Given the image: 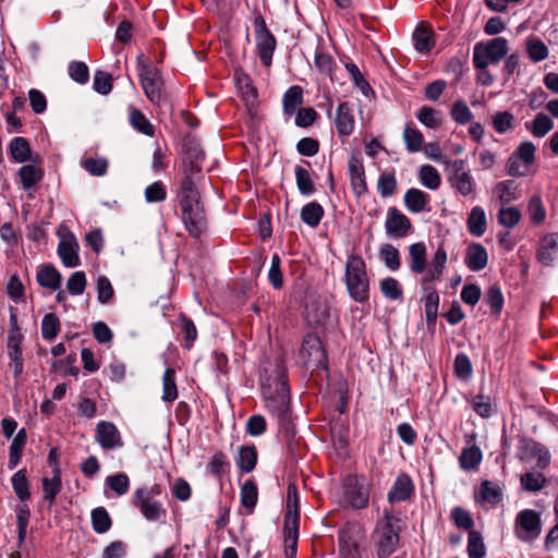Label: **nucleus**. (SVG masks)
<instances>
[{
  "mask_svg": "<svg viewBox=\"0 0 558 558\" xmlns=\"http://www.w3.org/2000/svg\"><path fill=\"white\" fill-rule=\"evenodd\" d=\"M196 199H199V195L194 179L190 174H185L181 183L180 204Z\"/></svg>",
  "mask_w": 558,
  "mask_h": 558,
  "instance_id": "58",
  "label": "nucleus"
},
{
  "mask_svg": "<svg viewBox=\"0 0 558 558\" xmlns=\"http://www.w3.org/2000/svg\"><path fill=\"white\" fill-rule=\"evenodd\" d=\"M19 177L23 187L28 190L43 180L44 170L34 165H25L19 169Z\"/></svg>",
  "mask_w": 558,
  "mask_h": 558,
  "instance_id": "30",
  "label": "nucleus"
},
{
  "mask_svg": "<svg viewBox=\"0 0 558 558\" xmlns=\"http://www.w3.org/2000/svg\"><path fill=\"white\" fill-rule=\"evenodd\" d=\"M481 460L482 452L475 446L464 449L459 458L460 465L463 470L475 469L480 464Z\"/></svg>",
  "mask_w": 558,
  "mask_h": 558,
  "instance_id": "52",
  "label": "nucleus"
},
{
  "mask_svg": "<svg viewBox=\"0 0 558 558\" xmlns=\"http://www.w3.org/2000/svg\"><path fill=\"white\" fill-rule=\"evenodd\" d=\"M535 151V145L530 141H525L519 145V147L515 149L512 156L518 157L519 160H522L524 167H527L534 163Z\"/></svg>",
  "mask_w": 558,
  "mask_h": 558,
  "instance_id": "56",
  "label": "nucleus"
},
{
  "mask_svg": "<svg viewBox=\"0 0 558 558\" xmlns=\"http://www.w3.org/2000/svg\"><path fill=\"white\" fill-rule=\"evenodd\" d=\"M487 252L481 244H471L466 250L465 264L473 270L478 271L487 265Z\"/></svg>",
  "mask_w": 558,
  "mask_h": 558,
  "instance_id": "24",
  "label": "nucleus"
},
{
  "mask_svg": "<svg viewBox=\"0 0 558 558\" xmlns=\"http://www.w3.org/2000/svg\"><path fill=\"white\" fill-rule=\"evenodd\" d=\"M78 243L73 234L65 235L58 245V255L65 267H76L80 265Z\"/></svg>",
  "mask_w": 558,
  "mask_h": 558,
  "instance_id": "17",
  "label": "nucleus"
},
{
  "mask_svg": "<svg viewBox=\"0 0 558 558\" xmlns=\"http://www.w3.org/2000/svg\"><path fill=\"white\" fill-rule=\"evenodd\" d=\"M415 49L420 52H428L434 46L432 29L425 24H418L413 33Z\"/></svg>",
  "mask_w": 558,
  "mask_h": 558,
  "instance_id": "28",
  "label": "nucleus"
},
{
  "mask_svg": "<svg viewBox=\"0 0 558 558\" xmlns=\"http://www.w3.org/2000/svg\"><path fill=\"white\" fill-rule=\"evenodd\" d=\"M160 494L159 486L140 488L134 493L133 504L148 521H157L166 515V510L155 496Z\"/></svg>",
  "mask_w": 558,
  "mask_h": 558,
  "instance_id": "8",
  "label": "nucleus"
},
{
  "mask_svg": "<svg viewBox=\"0 0 558 558\" xmlns=\"http://www.w3.org/2000/svg\"><path fill=\"white\" fill-rule=\"evenodd\" d=\"M520 481L527 492H538L547 484L546 477L539 472H527L521 476Z\"/></svg>",
  "mask_w": 558,
  "mask_h": 558,
  "instance_id": "49",
  "label": "nucleus"
},
{
  "mask_svg": "<svg viewBox=\"0 0 558 558\" xmlns=\"http://www.w3.org/2000/svg\"><path fill=\"white\" fill-rule=\"evenodd\" d=\"M69 75L73 81L85 84L89 78L88 66L82 61H73L69 65Z\"/></svg>",
  "mask_w": 558,
  "mask_h": 558,
  "instance_id": "64",
  "label": "nucleus"
},
{
  "mask_svg": "<svg viewBox=\"0 0 558 558\" xmlns=\"http://www.w3.org/2000/svg\"><path fill=\"white\" fill-rule=\"evenodd\" d=\"M417 120L429 129H436L441 124L439 111L432 107L424 106L416 113Z\"/></svg>",
  "mask_w": 558,
  "mask_h": 558,
  "instance_id": "51",
  "label": "nucleus"
},
{
  "mask_svg": "<svg viewBox=\"0 0 558 558\" xmlns=\"http://www.w3.org/2000/svg\"><path fill=\"white\" fill-rule=\"evenodd\" d=\"M296 186L301 194L311 195L315 192V184L310 172L300 166L295 168Z\"/></svg>",
  "mask_w": 558,
  "mask_h": 558,
  "instance_id": "50",
  "label": "nucleus"
},
{
  "mask_svg": "<svg viewBox=\"0 0 558 558\" xmlns=\"http://www.w3.org/2000/svg\"><path fill=\"white\" fill-rule=\"evenodd\" d=\"M379 254L385 262V265L391 269L397 270L400 267L399 251L391 244H384L380 247Z\"/></svg>",
  "mask_w": 558,
  "mask_h": 558,
  "instance_id": "59",
  "label": "nucleus"
},
{
  "mask_svg": "<svg viewBox=\"0 0 558 558\" xmlns=\"http://www.w3.org/2000/svg\"><path fill=\"white\" fill-rule=\"evenodd\" d=\"M130 122L135 130H137L146 136H153L155 133L153 124L138 109H131Z\"/></svg>",
  "mask_w": 558,
  "mask_h": 558,
  "instance_id": "46",
  "label": "nucleus"
},
{
  "mask_svg": "<svg viewBox=\"0 0 558 558\" xmlns=\"http://www.w3.org/2000/svg\"><path fill=\"white\" fill-rule=\"evenodd\" d=\"M403 140L405 142L407 149L411 153L421 150L424 141L422 133L410 125H407L403 131Z\"/></svg>",
  "mask_w": 558,
  "mask_h": 558,
  "instance_id": "53",
  "label": "nucleus"
},
{
  "mask_svg": "<svg viewBox=\"0 0 558 558\" xmlns=\"http://www.w3.org/2000/svg\"><path fill=\"white\" fill-rule=\"evenodd\" d=\"M175 372L173 368H167L162 377V400L173 402L178 398V389L174 380Z\"/></svg>",
  "mask_w": 558,
  "mask_h": 558,
  "instance_id": "45",
  "label": "nucleus"
},
{
  "mask_svg": "<svg viewBox=\"0 0 558 558\" xmlns=\"http://www.w3.org/2000/svg\"><path fill=\"white\" fill-rule=\"evenodd\" d=\"M526 53L533 62H541L548 57L547 46L536 37H529L526 39Z\"/></svg>",
  "mask_w": 558,
  "mask_h": 558,
  "instance_id": "41",
  "label": "nucleus"
},
{
  "mask_svg": "<svg viewBox=\"0 0 558 558\" xmlns=\"http://www.w3.org/2000/svg\"><path fill=\"white\" fill-rule=\"evenodd\" d=\"M502 499V492L498 484L490 481H483L480 489L481 502L497 505Z\"/></svg>",
  "mask_w": 558,
  "mask_h": 558,
  "instance_id": "35",
  "label": "nucleus"
},
{
  "mask_svg": "<svg viewBox=\"0 0 558 558\" xmlns=\"http://www.w3.org/2000/svg\"><path fill=\"white\" fill-rule=\"evenodd\" d=\"M509 51L508 40L505 37H495L475 44L473 49V63L475 68H488L497 64Z\"/></svg>",
  "mask_w": 558,
  "mask_h": 558,
  "instance_id": "4",
  "label": "nucleus"
},
{
  "mask_svg": "<svg viewBox=\"0 0 558 558\" xmlns=\"http://www.w3.org/2000/svg\"><path fill=\"white\" fill-rule=\"evenodd\" d=\"M253 26L257 53L262 63L269 68L272 63L277 39L268 29L264 16L257 11L254 13Z\"/></svg>",
  "mask_w": 558,
  "mask_h": 558,
  "instance_id": "6",
  "label": "nucleus"
},
{
  "mask_svg": "<svg viewBox=\"0 0 558 558\" xmlns=\"http://www.w3.org/2000/svg\"><path fill=\"white\" fill-rule=\"evenodd\" d=\"M413 493V484L411 478L401 474L397 477L392 488L388 493V500L390 502L403 501L410 498Z\"/></svg>",
  "mask_w": 558,
  "mask_h": 558,
  "instance_id": "23",
  "label": "nucleus"
},
{
  "mask_svg": "<svg viewBox=\"0 0 558 558\" xmlns=\"http://www.w3.org/2000/svg\"><path fill=\"white\" fill-rule=\"evenodd\" d=\"M21 339L22 336L17 332H12L8 337V355L10 359L9 367L13 369L15 378L20 377L23 373Z\"/></svg>",
  "mask_w": 558,
  "mask_h": 558,
  "instance_id": "18",
  "label": "nucleus"
},
{
  "mask_svg": "<svg viewBox=\"0 0 558 558\" xmlns=\"http://www.w3.org/2000/svg\"><path fill=\"white\" fill-rule=\"evenodd\" d=\"M264 396L266 400V408L283 422L288 417L290 410V395L287 381L281 376L276 381V393L271 390V387H264Z\"/></svg>",
  "mask_w": 558,
  "mask_h": 558,
  "instance_id": "7",
  "label": "nucleus"
},
{
  "mask_svg": "<svg viewBox=\"0 0 558 558\" xmlns=\"http://www.w3.org/2000/svg\"><path fill=\"white\" fill-rule=\"evenodd\" d=\"M529 130L535 137H544L554 128L553 120L545 113H537L533 121L525 123Z\"/></svg>",
  "mask_w": 558,
  "mask_h": 558,
  "instance_id": "33",
  "label": "nucleus"
},
{
  "mask_svg": "<svg viewBox=\"0 0 558 558\" xmlns=\"http://www.w3.org/2000/svg\"><path fill=\"white\" fill-rule=\"evenodd\" d=\"M300 357L307 368H326L327 355L318 336L310 333L304 337Z\"/></svg>",
  "mask_w": 558,
  "mask_h": 558,
  "instance_id": "9",
  "label": "nucleus"
},
{
  "mask_svg": "<svg viewBox=\"0 0 558 558\" xmlns=\"http://www.w3.org/2000/svg\"><path fill=\"white\" fill-rule=\"evenodd\" d=\"M411 227L412 223L410 219L398 208H388L385 221V229L388 236L396 239L404 238L409 233Z\"/></svg>",
  "mask_w": 558,
  "mask_h": 558,
  "instance_id": "14",
  "label": "nucleus"
},
{
  "mask_svg": "<svg viewBox=\"0 0 558 558\" xmlns=\"http://www.w3.org/2000/svg\"><path fill=\"white\" fill-rule=\"evenodd\" d=\"M96 440L106 450L123 446L117 427L112 423L106 421H101L97 424Z\"/></svg>",
  "mask_w": 558,
  "mask_h": 558,
  "instance_id": "16",
  "label": "nucleus"
},
{
  "mask_svg": "<svg viewBox=\"0 0 558 558\" xmlns=\"http://www.w3.org/2000/svg\"><path fill=\"white\" fill-rule=\"evenodd\" d=\"M111 524V518L104 507H98L92 511V525L96 533H106Z\"/></svg>",
  "mask_w": 558,
  "mask_h": 558,
  "instance_id": "44",
  "label": "nucleus"
},
{
  "mask_svg": "<svg viewBox=\"0 0 558 558\" xmlns=\"http://www.w3.org/2000/svg\"><path fill=\"white\" fill-rule=\"evenodd\" d=\"M182 220L191 235L198 238L207 228L205 210L199 199L180 204Z\"/></svg>",
  "mask_w": 558,
  "mask_h": 558,
  "instance_id": "10",
  "label": "nucleus"
},
{
  "mask_svg": "<svg viewBox=\"0 0 558 558\" xmlns=\"http://www.w3.org/2000/svg\"><path fill=\"white\" fill-rule=\"evenodd\" d=\"M258 490L253 480H247L241 487V504L252 511L257 502Z\"/></svg>",
  "mask_w": 558,
  "mask_h": 558,
  "instance_id": "47",
  "label": "nucleus"
},
{
  "mask_svg": "<svg viewBox=\"0 0 558 558\" xmlns=\"http://www.w3.org/2000/svg\"><path fill=\"white\" fill-rule=\"evenodd\" d=\"M324 216V208L317 202L306 204L301 210V219L307 226L315 228Z\"/></svg>",
  "mask_w": 558,
  "mask_h": 558,
  "instance_id": "36",
  "label": "nucleus"
},
{
  "mask_svg": "<svg viewBox=\"0 0 558 558\" xmlns=\"http://www.w3.org/2000/svg\"><path fill=\"white\" fill-rule=\"evenodd\" d=\"M36 278L37 282L43 288H48L51 290H57L60 288L61 275L56 269V267L50 264L40 266Z\"/></svg>",
  "mask_w": 558,
  "mask_h": 558,
  "instance_id": "25",
  "label": "nucleus"
},
{
  "mask_svg": "<svg viewBox=\"0 0 558 558\" xmlns=\"http://www.w3.org/2000/svg\"><path fill=\"white\" fill-rule=\"evenodd\" d=\"M377 189L383 197H389L397 190V180L392 173H383L377 181Z\"/></svg>",
  "mask_w": 558,
  "mask_h": 558,
  "instance_id": "62",
  "label": "nucleus"
},
{
  "mask_svg": "<svg viewBox=\"0 0 558 558\" xmlns=\"http://www.w3.org/2000/svg\"><path fill=\"white\" fill-rule=\"evenodd\" d=\"M558 256V239L548 234L541 240L537 251V259L545 266H549Z\"/></svg>",
  "mask_w": 558,
  "mask_h": 558,
  "instance_id": "22",
  "label": "nucleus"
},
{
  "mask_svg": "<svg viewBox=\"0 0 558 558\" xmlns=\"http://www.w3.org/2000/svg\"><path fill=\"white\" fill-rule=\"evenodd\" d=\"M468 229L471 234L481 236L486 231V215L482 207H474L468 218Z\"/></svg>",
  "mask_w": 558,
  "mask_h": 558,
  "instance_id": "32",
  "label": "nucleus"
},
{
  "mask_svg": "<svg viewBox=\"0 0 558 558\" xmlns=\"http://www.w3.org/2000/svg\"><path fill=\"white\" fill-rule=\"evenodd\" d=\"M496 132L502 134L513 129L514 116L509 111H499L492 117Z\"/></svg>",
  "mask_w": 558,
  "mask_h": 558,
  "instance_id": "54",
  "label": "nucleus"
},
{
  "mask_svg": "<svg viewBox=\"0 0 558 558\" xmlns=\"http://www.w3.org/2000/svg\"><path fill=\"white\" fill-rule=\"evenodd\" d=\"M399 534V519L391 512L385 511L372 533V542L379 558H387L397 550L400 543Z\"/></svg>",
  "mask_w": 558,
  "mask_h": 558,
  "instance_id": "1",
  "label": "nucleus"
},
{
  "mask_svg": "<svg viewBox=\"0 0 558 558\" xmlns=\"http://www.w3.org/2000/svg\"><path fill=\"white\" fill-rule=\"evenodd\" d=\"M137 70L145 95L154 105H160L165 100V94L163 81L158 69L145 60L143 56H138Z\"/></svg>",
  "mask_w": 558,
  "mask_h": 558,
  "instance_id": "3",
  "label": "nucleus"
},
{
  "mask_svg": "<svg viewBox=\"0 0 558 558\" xmlns=\"http://www.w3.org/2000/svg\"><path fill=\"white\" fill-rule=\"evenodd\" d=\"M298 529H299V514H286V517H284L286 544H287V546L291 547L293 551H295V549H296Z\"/></svg>",
  "mask_w": 558,
  "mask_h": 558,
  "instance_id": "43",
  "label": "nucleus"
},
{
  "mask_svg": "<svg viewBox=\"0 0 558 558\" xmlns=\"http://www.w3.org/2000/svg\"><path fill=\"white\" fill-rule=\"evenodd\" d=\"M446 263L447 253L442 246H439L432 258L430 267L422 277V284L425 286L432 281L438 280L442 275Z\"/></svg>",
  "mask_w": 558,
  "mask_h": 558,
  "instance_id": "21",
  "label": "nucleus"
},
{
  "mask_svg": "<svg viewBox=\"0 0 558 558\" xmlns=\"http://www.w3.org/2000/svg\"><path fill=\"white\" fill-rule=\"evenodd\" d=\"M426 295H425V315L427 322L432 323L435 322L437 317V311H438V304H439V295L435 290H430L429 288H426Z\"/></svg>",
  "mask_w": 558,
  "mask_h": 558,
  "instance_id": "61",
  "label": "nucleus"
},
{
  "mask_svg": "<svg viewBox=\"0 0 558 558\" xmlns=\"http://www.w3.org/2000/svg\"><path fill=\"white\" fill-rule=\"evenodd\" d=\"M517 535L524 542H530L538 537L541 533V519L534 510H523L518 513L515 519Z\"/></svg>",
  "mask_w": 558,
  "mask_h": 558,
  "instance_id": "12",
  "label": "nucleus"
},
{
  "mask_svg": "<svg viewBox=\"0 0 558 558\" xmlns=\"http://www.w3.org/2000/svg\"><path fill=\"white\" fill-rule=\"evenodd\" d=\"M106 483L117 495H124L130 488V481L125 473L108 476Z\"/></svg>",
  "mask_w": 558,
  "mask_h": 558,
  "instance_id": "63",
  "label": "nucleus"
},
{
  "mask_svg": "<svg viewBox=\"0 0 558 558\" xmlns=\"http://www.w3.org/2000/svg\"><path fill=\"white\" fill-rule=\"evenodd\" d=\"M349 174L351 186L356 196L367 192V184L365 181L364 167L356 158H351L349 161Z\"/></svg>",
  "mask_w": 558,
  "mask_h": 558,
  "instance_id": "20",
  "label": "nucleus"
},
{
  "mask_svg": "<svg viewBox=\"0 0 558 558\" xmlns=\"http://www.w3.org/2000/svg\"><path fill=\"white\" fill-rule=\"evenodd\" d=\"M451 174L449 182L461 195L469 196L474 194L475 181L472 174L465 170V162L461 159L449 162Z\"/></svg>",
  "mask_w": 558,
  "mask_h": 558,
  "instance_id": "11",
  "label": "nucleus"
},
{
  "mask_svg": "<svg viewBox=\"0 0 558 558\" xmlns=\"http://www.w3.org/2000/svg\"><path fill=\"white\" fill-rule=\"evenodd\" d=\"M257 462L255 446H241L238 451L236 465L243 472H252Z\"/></svg>",
  "mask_w": 558,
  "mask_h": 558,
  "instance_id": "31",
  "label": "nucleus"
},
{
  "mask_svg": "<svg viewBox=\"0 0 558 558\" xmlns=\"http://www.w3.org/2000/svg\"><path fill=\"white\" fill-rule=\"evenodd\" d=\"M427 251L423 242L413 243L409 246V266L414 274H425Z\"/></svg>",
  "mask_w": 558,
  "mask_h": 558,
  "instance_id": "19",
  "label": "nucleus"
},
{
  "mask_svg": "<svg viewBox=\"0 0 558 558\" xmlns=\"http://www.w3.org/2000/svg\"><path fill=\"white\" fill-rule=\"evenodd\" d=\"M468 555L469 558H484L486 555V546L484 544L483 536L478 531H469Z\"/></svg>",
  "mask_w": 558,
  "mask_h": 558,
  "instance_id": "38",
  "label": "nucleus"
},
{
  "mask_svg": "<svg viewBox=\"0 0 558 558\" xmlns=\"http://www.w3.org/2000/svg\"><path fill=\"white\" fill-rule=\"evenodd\" d=\"M61 329L60 319L53 314L48 313L41 320V336L47 341H52Z\"/></svg>",
  "mask_w": 558,
  "mask_h": 558,
  "instance_id": "42",
  "label": "nucleus"
},
{
  "mask_svg": "<svg viewBox=\"0 0 558 558\" xmlns=\"http://www.w3.org/2000/svg\"><path fill=\"white\" fill-rule=\"evenodd\" d=\"M328 316L329 311L325 302L312 301L311 303L306 304L305 318L308 324L313 326L322 325L325 323Z\"/></svg>",
  "mask_w": 558,
  "mask_h": 558,
  "instance_id": "26",
  "label": "nucleus"
},
{
  "mask_svg": "<svg viewBox=\"0 0 558 558\" xmlns=\"http://www.w3.org/2000/svg\"><path fill=\"white\" fill-rule=\"evenodd\" d=\"M380 291L390 300H399L403 294L399 281L392 277L385 278L380 281Z\"/></svg>",
  "mask_w": 558,
  "mask_h": 558,
  "instance_id": "57",
  "label": "nucleus"
},
{
  "mask_svg": "<svg viewBox=\"0 0 558 558\" xmlns=\"http://www.w3.org/2000/svg\"><path fill=\"white\" fill-rule=\"evenodd\" d=\"M420 180L424 186L430 190H437L440 186L441 179L436 168L424 165L420 169Z\"/></svg>",
  "mask_w": 558,
  "mask_h": 558,
  "instance_id": "48",
  "label": "nucleus"
},
{
  "mask_svg": "<svg viewBox=\"0 0 558 558\" xmlns=\"http://www.w3.org/2000/svg\"><path fill=\"white\" fill-rule=\"evenodd\" d=\"M10 154L14 161L25 162L31 157V147L24 137H14L9 145Z\"/></svg>",
  "mask_w": 558,
  "mask_h": 558,
  "instance_id": "40",
  "label": "nucleus"
},
{
  "mask_svg": "<svg viewBox=\"0 0 558 558\" xmlns=\"http://www.w3.org/2000/svg\"><path fill=\"white\" fill-rule=\"evenodd\" d=\"M61 487V471L58 466H56L53 470L52 478H43L44 498L49 501L50 506L54 504L56 497L60 493Z\"/></svg>",
  "mask_w": 558,
  "mask_h": 558,
  "instance_id": "29",
  "label": "nucleus"
},
{
  "mask_svg": "<svg viewBox=\"0 0 558 558\" xmlns=\"http://www.w3.org/2000/svg\"><path fill=\"white\" fill-rule=\"evenodd\" d=\"M345 283L350 296L356 302H364L368 298V277L365 263L357 255H350L345 263Z\"/></svg>",
  "mask_w": 558,
  "mask_h": 558,
  "instance_id": "2",
  "label": "nucleus"
},
{
  "mask_svg": "<svg viewBox=\"0 0 558 558\" xmlns=\"http://www.w3.org/2000/svg\"><path fill=\"white\" fill-rule=\"evenodd\" d=\"M494 194L499 198L502 205L518 198V189L513 180H505L494 187Z\"/></svg>",
  "mask_w": 558,
  "mask_h": 558,
  "instance_id": "37",
  "label": "nucleus"
},
{
  "mask_svg": "<svg viewBox=\"0 0 558 558\" xmlns=\"http://www.w3.org/2000/svg\"><path fill=\"white\" fill-rule=\"evenodd\" d=\"M498 222L507 228H513L521 220V213L515 207H502L498 213Z\"/></svg>",
  "mask_w": 558,
  "mask_h": 558,
  "instance_id": "60",
  "label": "nucleus"
},
{
  "mask_svg": "<svg viewBox=\"0 0 558 558\" xmlns=\"http://www.w3.org/2000/svg\"><path fill=\"white\" fill-rule=\"evenodd\" d=\"M344 499L354 509H364L368 505L367 488L356 476H348L344 480Z\"/></svg>",
  "mask_w": 558,
  "mask_h": 558,
  "instance_id": "13",
  "label": "nucleus"
},
{
  "mask_svg": "<svg viewBox=\"0 0 558 558\" xmlns=\"http://www.w3.org/2000/svg\"><path fill=\"white\" fill-rule=\"evenodd\" d=\"M303 102V89L298 86H291L283 95V111L287 116L295 113L298 107Z\"/></svg>",
  "mask_w": 558,
  "mask_h": 558,
  "instance_id": "34",
  "label": "nucleus"
},
{
  "mask_svg": "<svg viewBox=\"0 0 558 558\" xmlns=\"http://www.w3.org/2000/svg\"><path fill=\"white\" fill-rule=\"evenodd\" d=\"M12 486L21 500L24 501L31 497L25 470H20L12 476Z\"/></svg>",
  "mask_w": 558,
  "mask_h": 558,
  "instance_id": "55",
  "label": "nucleus"
},
{
  "mask_svg": "<svg viewBox=\"0 0 558 558\" xmlns=\"http://www.w3.org/2000/svg\"><path fill=\"white\" fill-rule=\"evenodd\" d=\"M336 129L341 136H349L354 132V105L344 101L341 102L336 109Z\"/></svg>",
  "mask_w": 558,
  "mask_h": 558,
  "instance_id": "15",
  "label": "nucleus"
},
{
  "mask_svg": "<svg viewBox=\"0 0 558 558\" xmlns=\"http://www.w3.org/2000/svg\"><path fill=\"white\" fill-rule=\"evenodd\" d=\"M26 430L24 428L20 429L14 439L12 440V444L10 446V457H9V469H14L22 456V450L26 444Z\"/></svg>",
  "mask_w": 558,
  "mask_h": 558,
  "instance_id": "39",
  "label": "nucleus"
},
{
  "mask_svg": "<svg viewBox=\"0 0 558 558\" xmlns=\"http://www.w3.org/2000/svg\"><path fill=\"white\" fill-rule=\"evenodd\" d=\"M428 195L418 189H409L404 194V204L411 213H422L426 209Z\"/></svg>",
  "mask_w": 558,
  "mask_h": 558,
  "instance_id": "27",
  "label": "nucleus"
},
{
  "mask_svg": "<svg viewBox=\"0 0 558 558\" xmlns=\"http://www.w3.org/2000/svg\"><path fill=\"white\" fill-rule=\"evenodd\" d=\"M365 538V531L359 523L348 522L339 531V554L341 558H367L361 547Z\"/></svg>",
  "mask_w": 558,
  "mask_h": 558,
  "instance_id": "5",
  "label": "nucleus"
}]
</instances>
